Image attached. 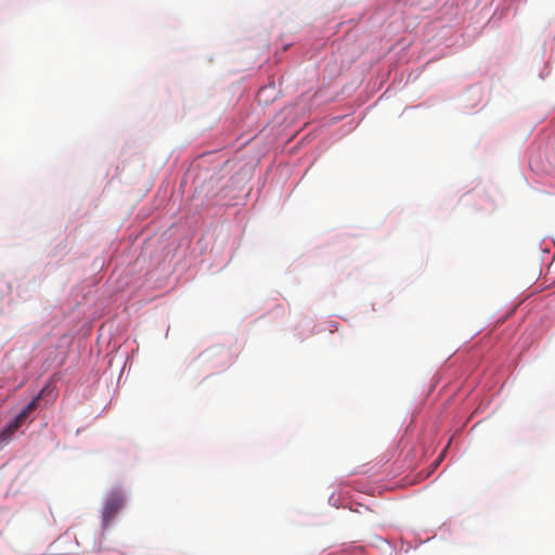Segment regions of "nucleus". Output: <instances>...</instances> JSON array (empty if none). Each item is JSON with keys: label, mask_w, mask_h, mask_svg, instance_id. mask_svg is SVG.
I'll return each instance as SVG.
<instances>
[{"label": "nucleus", "mask_w": 555, "mask_h": 555, "mask_svg": "<svg viewBox=\"0 0 555 555\" xmlns=\"http://www.w3.org/2000/svg\"><path fill=\"white\" fill-rule=\"evenodd\" d=\"M40 397L41 393L33 398L31 401L15 416V418L0 430V443H7L17 429L23 426L30 413L38 408Z\"/></svg>", "instance_id": "f257e3e1"}, {"label": "nucleus", "mask_w": 555, "mask_h": 555, "mask_svg": "<svg viewBox=\"0 0 555 555\" xmlns=\"http://www.w3.org/2000/svg\"><path fill=\"white\" fill-rule=\"evenodd\" d=\"M125 505V495L120 490H113L105 500L102 512L103 526L107 527Z\"/></svg>", "instance_id": "f03ea898"}]
</instances>
